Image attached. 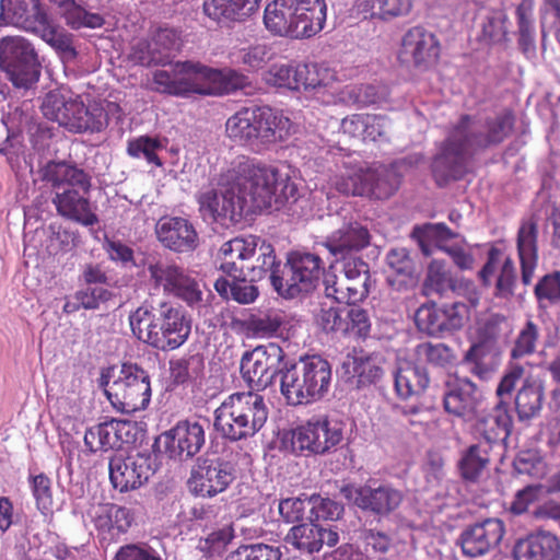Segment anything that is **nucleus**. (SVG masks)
<instances>
[{
    "instance_id": "obj_1",
    "label": "nucleus",
    "mask_w": 560,
    "mask_h": 560,
    "mask_svg": "<svg viewBox=\"0 0 560 560\" xmlns=\"http://www.w3.org/2000/svg\"><path fill=\"white\" fill-rule=\"evenodd\" d=\"M284 357L283 349L276 342L257 346L243 354L241 373L252 390L231 394L217 408L214 428L222 436L240 441L254 436L265 425L268 408L257 392L272 384L283 370Z\"/></svg>"
},
{
    "instance_id": "obj_2",
    "label": "nucleus",
    "mask_w": 560,
    "mask_h": 560,
    "mask_svg": "<svg viewBox=\"0 0 560 560\" xmlns=\"http://www.w3.org/2000/svg\"><path fill=\"white\" fill-rule=\"evenodd\" d=\"M292 177H232L198 196L200 212L222 226L267 209L280 210L299 198Z\"/></svg>"
},
{
    "instance_id": "obj_3",
    "label": "nucleus",
    "mask_w": 560,
    "mask_h": 560,
    "mask_svg": "<svg viewBox=\"0 0 560 560\" xmlns=\"http://www.w3.org/2000/svg\"><path fill=\"white\" fill-rule=\"evenodd\" d=\"M513 124V116L509 113L486 119L460 116L434 155L433 172L435 175H447L448 172L466 168L475 155L506 139Z\"/></svg>"
},
{
    "instance_id": "obj_4",
    "label": "nucleus",
    "mask_w": 560,
    "mask_h": 560,
    "mask_svg": "<svg viewBox=\"0 0 560 560\" xmlns=\"http://www.w3.org/2000/svg\"><path fill=\"white\" fill-rule=\"evenodd\" d=\"M132 335L161 351L179 348L190 335V322L184 312L170 303L140 305L129 314Z\"/></svg>"
},
{
    "instance_id": "obj_5",
    "label": "nucleus",
    "mask_w": 560,
    "mask_h": 560,
    "mask_svg": "<svg viewBox=\"0 0 560 560\" xmlns=\"http://www.w3.org/2000/svg\"><path fill=\"white\" fill-rule=\"evenodd\" d=\"M230 138L252 149L283 141L291 133L293 124L282 112L270 107H246L226 121Z\"/></svg>"
},
{
    "instance_id": "obj_6",
    "label": "nucleus",
    "mask_w": 560,
    "mask_h": 560,
    "mask_svg": "<svg viewBox=\"0 0 560 560\" xmlns=\"http://www.w3.org/2000/svg\"><path fill=\"white\" fill-rule=\"evenodd\" d=\"M220 269L228 276L245 275L250 281H259L278 266L273 246L255 235L234 237L225 242L219 252Z\"/></svg>"
},
{
    "instance_id": "obj_7",
    "label": "nucleus",
    "mask_w": 560,
    "mask_h": 560,
    "mask_svg": "<svg viewBox=\"0 0 560 560\" xmlns=\"http://www.w3.org/2000/svg\"><path fill=\"white\" fill-rule=\"evenodd\" d=\"M100 386L110 404L125 413L145 409L151 399L150 376L133 363H124L117 374L114 368L103 371Z\"/></svg>"
},
{
    "instance_id": "obj_8",
    "label": "nucleus",
    "mask_w": 560,
    "mask_h": 560,
    "mask_svg": "<svg viewBox=\"0 0 560 560\" xmlns=\"http://www.w3.org/2000/svg\"><path fill=\"white\" fill-rule=\"evenodd\" d=\"M0 68L18 91L35 90L40 77V63L33 45L21 36L0 40Z\"/></svg>"
},
{
    "instance_id": "obj_9",
    "label": "nucleus",
    "mask_w": 560,
    "mask_h": 560,
    "mask_svg": "<svg viewBox=\"0 0 560 560\" xmlns=\"http://www.w3.org/2000/svg\"><path fill=\"white\" fill-rule=\"evenodd\" d=\"M212 68L198 61H177L170 69L153 72V90L161 94L188 97L211 94Z\"/></svg>"
},
{
    "instance_id": "obj_10",
    "label": "nucleus",
    "mask_w": 560,
    "mask_h": 560,
    "mask_svg": "<svg viewBox=\"0 0 560 560\" xmlns=\"http://www.w3.org/2000/svg\"><path fill=\"white\" fill-rule=\"evenodd\" d=\"M55 190L52 199L57 212L85 226L98 222L89 200L91 177H47Z\"/></svg>"
},
{
    "instance_id": "obj_11",
    "label": "nucleus",
    "mask_w": 560,
    "mask_h": 560,
    "mask_svg": "<svg viewBox=\"0 0 560 560\" xmlns=\"http://www.w3.org/2000/svg\"><path fill=\"white\" fill-rule=\"evenodd\" d=\"M343 439L342 423L326 416L313 417L292 431V448L323 455L335 448Z\"/></svg>"
},
{
    "instance_id": "obj_12",
    "label": "nucleus",
    "mask_w": 560,
    "mask_h": 560,
    "mask_svg": "<svg viewBox=\"0 0 560 560\" xmlns=\"http://www.w3.org/2000/svg\"><path fill=\"white\" fill-rule=\"evenodd\" d=\"M469 316V307L463 302L439 306L436 303L422 304L415 314L417 328L432 337H441L464 327Z\"/></svg>"
},
{
    "instance_id": "obj_13",
    "label": "nucleus",
    "mask_w": 560,
    "mask_h": 560,
    "mask_svg": "<svg viewBox=\"0 0 560 560\" xmlns=\"http://www.w3.org/2000/svg\"><path fill=\"white\" fill-rule=\"evenodd\" d=\"M343 498L352 501L362 511L385 517L395 512L404 500V493L389 483L345 485L340 489Z\"/></svg>"
},
{
    "instance_id": "obj_14",
    "label": "nucleus",
    "mask_w": 560,
    "mask_h": 560,
    "mask_svg": "<svg viewBox=\"0 0 560 560\" xmlns=\"http://www.w3.org/2000/svg\"><path fill=\"white\" fill-rule=\"evenodd\" d=\"M150 279L154 287L173 294L192 306L201 302L202 291L198 282L183 267L172 261L156 260L148 265Z\"/></svg>"
},
{
    "instance_id": "obj_15",
    "label": "nucleus",
    "mask_w": 560,
    "mask_h": 560,
    "mask_svg": "<svg viewBox=\"0 0 560 560\" xmlns=\"http://www.w3.org/2000/svg\"><path fill=\"white\" fill-rule=\"evenodd\" d=\"M234 479L235 470L231 463L200 457L191 469L188 486L194 494L212 498L225 491Z\"/></svg>"
},
{
    "instance_id": "obj_16",
    "label": "nucleus",
    "mask_w": 560,
    "mask_h": 560,
    "mask_svg": "<svg viewBox=\"0 0 560 560\" xmlns=\"http://www.w3.org/2000/svg\"><path fill=\"white\" fill-rule=\"evenodd\" d=\"M154 472L153 458L148 453L115 455L109 460V479L120 492L140 488Z\"/></svg>"
},
{
    "instance_id": "obj_17",
    "label": "nucleus",
    "mask_w": 560,
    "mask_h": 560,
    "mask_svg": "<svg viewBox=\"0 0 560 560\" xmlns=\"http://www.w3.org/2000/svg\"><path fill=\"white\" fill-rule=\"evenodd\" d=\"M478 277L483 287L494 285L495 298L509 300L514 295L517 282L515 264L500 247L493 245L488 249L486 262Z\"/></svg>"
},
{
    "instance_id": "obj_18",
    "label": "nucleus",
    "mask_w": 560,
    "mask_h": 560,
    "mask_svg": "<svg viewBox=\"0 0 560 560\" xmlns=\"http://www.w3.org/2000/svg\"><path fill=\"white\" fill-rule=\"evenodd\" d=\"M440 55V44L436 36L421 26L408 30L398 51L401 63L415 67H427L434 62Z\"/></svg>"
},
{
    "instance_id": "obj_19",
    "label": "nucleus",
    "mask_w": 560,
    "mask_h": 560,
    "mask_svg": "<svg viewBox=\"0 0 560 560\" xmlns=\"http://www.w3.org/2000/svg\"><path fill=\"white\" fill-rule=\"evenodd\" d=\"M136 441V424L129 420L112 419L86 430L84 444L90 452L121 448Z\"/></svg>"
},
{
    "instance_id": "obj_20",
    "label": "nucleus",
    "mask_w": 560,
    "mask_h": 560,
    "mask_svg": "<svg viewBox=\"0 0 560 560\" xmlns=\"http://www.w3.org/2000/svg\"><path fill=\"white\" fill-rule=\"evenodd\" d=\"M504 533V524L499 518L469 525L459 536L463 553L471 558L483 556L500 544Z\"/></svg>"
},
{
    "instance_id": "obj_21",
    "label": "nucleus",
    "mask_w": 560,
    "mask_h": 560,
    "mask_svg": "<svg viewBox=\"0 0 560 560\" xmlns=\"http://www.w3.org/2000/svg\"><path fill=\"white\" fill-rule=\"evenodd\" d=\"M294 28V38L312 37L320 32L327 18L325 0H285Z\"/></svg>"
},
{
    "instance_id": "obj_22",
    "label": "nucleus",
    "mask_w": 560,
    "mask_h": 560,
    "mask_svg": "<svg viewBox=\"0 0 560 560\" xmlns=\"http://www.w3.org/2000/svg\"><path fill=\"white\" fill-rule=\"evenodd\" d=\"M171 457L188 459L200 452L206 442L203 427L198 421L180 420L165 432Z\"/></svg>"
},
{
    "instance_id": "obj_23",
    "label": "nucleus",
    "mask_w": 560,
    "mask_h": 560,
    "mask_svg": "<svg viewBox=\"0 0 560 560\" xmlns=\"http://www.w3.org/2000/svg\"><path fill=\"white\" fill-rule=\"evenodd\" d=\"M516 250L521 266V280L532 283L538 266V219L532 214L521 221L516 233Z\"/></svg>"
},
{
    "instance_id": "obj_24",
    "label": "nucleus",
    "mask_w": 560,
    "mask_h": 560,
    "mask_svg": "<svg viewBox=\"0 0 560 560\" xmlns=\"http://www.w3.org/2000/svg\"><path fill=\"white\" fill-rule=\"evenodd\" d=\"M38 119L35 106L31 100L23 102H10L3 113L2 125L7 131L5 139L0 142V152L5 155L12 154L14 141H19V137L25 133Z\"/></svg>"
},
{
    "instance_id": "obj_25",
    "label": "nucleus",
    "mask_w": 560,
    "mask_h": 560,
    "mask_svg": "<svg viewBox=\"0 0 560 560\" xmlns=\"http://www.w3.org/2000/svg\"><path fill=\"white\" fill-rule=\"evenodd\" d=\"M336 188L343 195L383 200L399 187L398 177H337Z\"/></svg>"
},
{
    "instance_id": "obj_26",
    "label": "nucleus",
    "mask_w": 560,
    "mask_h": 560,
    "mask_svg": "<svg viewBox=\"0 0 560 560\" xmlns=\"http://www.w3.org/2000/svg\"><path fill=\"white\" fill-rule=\"evenodd\" d=\"M156 235L164 247L176 253H188L198 246V234L194 225L184 218L161 220L156 225Z\"/></svg>"
},
{
    "instance_id": "obj_27",
    "label": "nucleus",
    "mask_w": 560,
    "mask_h": 560,
    "mask_svg": "<svg viewBox=\"0 0 560 560\" xmlns=\"http://www.w3.org/2000/svg\"><path fill=\"white\" fill-rule=\"evenodd\" d=\"M515 560H560V539L548 530H537L516 541Z\"/></svg>"
},
{
    "instance_id": "obj_28",
    "label": "nucleus",
    "mask_w": 560,
    "mask_h": 560,
    "mask_svg": "<svg viewBox=\"0 0 560 560\" xmlns=\"http://www.w3.org/2000/svg\"><path fill=\"white\" fill-rule=\"evenodd\" d=\"M89 516L100 534L112 539L126 534L133 522L132 512L114 503H98L89 511Z\"/></svg>"
},
{
    "instance_id": "obj_29",
    "label": "nucleus",
    "mask_w": 560,
    "mask_h": 560,
    "mask_svg": "<svg viewBox=\"0 0 560 560\" xmlns=\"http://www.w3.org/2000/svg\"><path fill=\"white\" fill-rule=\"evenodd\" d=\"M512 425L509 405L500 400L491 412L477 416L472 433L477 439L483 440L482 444L492 447V443L505 440L511 434Z\"/></svg>"
},
{
    "instance_id": "obj_30",
    "label": "nucleus",
    "mask_w": 560,
    "mask_h": 560,
    "mask_svg": "<svg viewBox=\"0 0 560 560\" xmlns=\"http://www.w3.org/2000/svg\"><path fill=\"white\" fill-rule=\"evenodd\" d=\"M443 404L445 411L451 415L468 420L474 418L479 405L476 384L468 378H456L448 384Z\"/></svg>"
},
{
    "instance_id": "obj_31",
    "label": "nucleus",
    "mask_w": 560,
    "mask_h": 560,
    "mask_svg": "<svg viewBox=\"0 0 560 560\" xmlns=\"http://www.w3.org/2000/svg\"><path fill=\"white\" fill-rule=\"evenodd\" d=\"M260 0H210L203 3V12L211 20L225 26L241 23L257 12Z\"/></svg>"
},
{
    "instance_id": "obj_32",
    "label": "nucleus",
    "mask_w": 560,
    "mask_h": 560,
    "mask_svg": "<svg viewBox=\"0 0 560 560\" xmlns=\"http://www.w3.org/2000/svg\"><path fill=\"white\" fill-rule=\"evenodd\" d=\"M47 43L65 62L77 58L73 35L55 23L47 14L39 16L30 31Z\"/></svg>"
},
{
    "instance_id": "obj_33",
    "label": "nucleus",
    "mask_w": 560,
    "mask_h": 560,
    "mask_svg": "<svg viewBox=\"0 0 560 560\" xmlns=\"http://www.w3.org/2000/svg\"><path fill=\"white\" fill-rule=\"evenodd\" d=\"M305 371L304 358L290 365L285 363L283 370L280 371V392L288 405L300 406L311 404Z\"/></svg>"
},
{
    "instance_id": "obj_34",
    "label": "nucleus",
    "mask_w": 560,
    "mask_h": 560,
    "mask_svg": "<svg viewBox=\"0 0 560 560\" xmlns=\"http://www.w3.org/2000/svg\"><path fill=\"white\" fill-rule=\"evenodd\" d=\"M299 91L303 89L307 93L329 103L335 92V75L326 67L316 63H299Z\"/></svg>"
},
{
    "instance_id": "obj_35",
    "label": "nucleus",
    "mask_w": 560,
    "mask_h": 560,
    "mask_svg": "<svg viewBox=\"0 0 560 560\" xmlns=\"http://www.w3.org/2000/svg\"><path fill=\"white\" fill-rule=\"evenodd\" d=\"M492 447L481 441L469 445L460 453L457 469L460 478L467 483H478L488 472L491 463Z\"/></svg>"
},
{
    "instance_id": "obj_36",
    "label": "nucleus",
    "mask_w": 560,
    "mask_h": 560,
    "mask_svg": "<svg viewBox=\"0 0 560 560\" xmlns=\"http://www.w3.org/2000/svg\"><path fill=\"white\" fill-rule=\"evenodd\" d=\"M370 244V232L360 223H350L335 231L327 241V246L334 255L346 256L359 252Z\"/></svg>"
},
{
    "instance_id": "obj_37",
    "label": "nucleus",
    "mask_w": 560,
    "mask_h": 560,
    "mask_svg": "<svg viewBox=\"0 0 560 560\" xmlns=\"http://www.w3.org/2000/svg\"><path fill=\"white\" fill-rule=\"evenodd\" d=\"M0 19L4 23L31 31L35 21L47 13L40 9L39 0H0Z\"/></svg>"
},
{
    "instance_id": "obj_38",
    "label": "nucleus",
    "mask_w": 560,
    "mask_h": 560,
    "mask_svg": "<svg viewBox=\"0 0 560 560\" xmlns=\"http://www.w3.org/2000/svg\"><path fill=\"white\" fill-rule=\"evenodd\" d=\"M415 0H357L355 9L364 18L389 22L409 15Z\"/></svg>"
},
{
    "instance_id": "obj_39",
    "label": "nucleus",
    "mask_w": 560,
    "mask_h": 560,
    "mask_svg": "<svg viewBox=\"0 0 560 560\" xmlns=\"http://www.w3.org/2000/svg\"><path fill=\"white\" fill-rule=\"evenodd\" d=\"M429 383L427 370L410 362L400 365L394 374L395 392L401 399L422 394Z\"/></svg>"
},
{
    "instance_id": "obj_40",
    "label": "nucleus",
    "mask_w": 560,
    "mask_h": 560,
    "mask_svg": "<svg viewBox=\"0 0 560 560\" xmlns=\"http://www.w3.org/2000/svg\"><path fill=\"white\" fill-rule=\"evenodd\" d=\"M288 258L293 275L298 278L305 293H308L316 287L323 273L322 258L318 255L299 250L290 253Z\"/></svg>"
},
{
    "instance_id": "obj_41",
    "label": "nucleus",
    "mask_w": 560,
    "mask_h": 560,
    "mask_svg": "<svg viewBox=\"0 0 560 560\" xmlns=\"http://www.w3.org/2000/svg\"><path fill=\"white\" fill-rule=\"evenodd\" d=\"M63 127L71 132H97L104 128L101 112H91L79 98H70Z\"/></svg>"
},
{
    "instance_id": "obj_42",
    "label": "nucleus",
    "mask_w": 560,
    "mask_h": 560,
    "mask_svg": "<svg viewBox=\"0 0 560 560\" xmlns=\"http://www.w3.org/2000/svg\"><path fill=\"white\" fill-rule=\"evenodd\" d=\"M342 366L347 374L358 378V384L361 386L373 384L383 375V369L376 359L365 354L362 350L353 349L347 355Z\"/></svg>"
},
{
    "instance_id": "obj_43",
    "label": "nucleus",
    "mask_w": 560,
    "mask_h": 560,
    "mask_svg": "<svg viewBox=\"0 0 560 560\" xmlns=\"http://www.w3.org/2000/svg\"><path fill=\"white\" fill-rule=\"evenodd\" d=\"M306 380L310 387L311 404L320 400L329 390L331 366L319 355L305 357Z\"/></svg>"
},
{
    "instance_id": "obj_44",
    "label": "nucleus",
    "mask_w": 560,
    "mask_h": 560,
    "mask_svg": "<svg viewBox=\"0 0 560 560\" xmlns=\"http://www.w3.org/2000/svg\"><path fill=\"white\" fill-rule=\"evenodd\" d=\"M56 7L58 13L66 21V24L72 30L80 28H100L104 25L105 20L98 13L86 11L74 0H48Z\"/></svg>"
},
{
    "instance_id": "obj_45",
    "label": "nucleus",
    "mask_w": 560,
    "mask_h": 560,
    "mask_svg": "<svg viewBox=\"0 0 560 560\" xmlns=\"http://www.w3.org/2000/svg\"><path fill=\"white\" fill-rule=\"evenodd\" d=\"M387 265L393 271L389 282L397 290H405L417 285L413 261L405 248H394L387 254Z\"/></svg>"
},
{
    "instance_id": "obj_46",
    "label": "nucleus",
    "mask_w": 560,
    "mask_h": 560,
    "mask_svg": "<svg viewBox=\"0 0 560 560\" xmlns=\"http://www.w3.org/2000/svg\"><path fill=\"white\" fill-rule=\"evenodd\" d=\"M542 386L534 381L526 380L515 398V409L518 418L527 420L537 416L542 408Z\"/></svg>"
},
{
    "instance_id": "obj_47",
    "label": "nucleus",
    "mask_w": 560,
    "mask_h": 560,
    "mask_svg": "<svg viewBox=\"0 0 560 560\" xmlns=\"http://www.w3.org/2000/svg\"><path fill=\"white\" fill-rule=\"evenodd\" d=\"M264 23L275 35L294 37L292 20L285 0H272L265 8Z\"/></svg>"
},
{
    "instance_id": "obj_48",
    "label": "nucleus",
    "mask_w": 560,
    "mask_h": 560,
    "mask_svg": "<svg viewBox=\"0 0 560 560\" xmlns=\"http://www.w3.org/2000/svg\"><path fill=\"white\" fill-rule=\"evenodd\" d=\"M313 522L293 526L287 534L285 541L300 551L318 552L323 548L320 526Z\"/></svg>"
},
{
    "instance_id": "obj_49",
    "label": "nucleus",
    "mask_w": 560,
    "mask_h": 560,
    "mask_svg": "<svg viewBox=\"0 0 560 560\" xmlns=\"http://www.w3.org/2000/svg\"><path fill=\"white\" fill-rule=\"evenodd\" d=\"M211 94L223 95L234 93L238 90L250 88L252 83L247 75L234 69H214L211 73Z\"/></svg>"
},
{
    "instance_id": "obj_50",
    "label": "nucleus",
    "mask_w": 560,
    "mask_h": 560,
    "mask_svg": "<svg viewBox=\"0 0 560 560\" xmlns=\"http://www.w3.org/2000/svg\"><path fill=\"white\" fill-rule=\"evenodd\" d=\"M515 13L518 26L520 49L527 57H532L536 52L532 3L527 0L522 1V3L517 5Z\"/></svg>"
},
{
    "instance_id": "obj_51",
    "label": "nucleus",
    "mask_w": 560,
    "mask_h": 560,
    "mask_svg": "<svg viewBox=\"0 0 560 560\" xmlns=\"http://www.w3.org/2000/svg\"><path fill=\"white\" fill-rule=\"evenodd\" d=\"M386 96L384 88L374 84H349L341 91V101L365 107L383 101Z\"/></svg>"
},
{
    "instance_id": "obj_52",
    "label": "nucleus",
    "mask_w": 560,
    "mask_h": 560,
    "mask_svg": "<svg viewBox=\"0 0 560 560\" xmlns=\"http://www.w3.org/2000/svg\"><path fill=\"white\" fill-rule=\"evenodd\" d=\"M269 279L275 291L284 299H293L305 293L298 278L293 275L289 259L282 268L279 261L278 266L272 269V273L269 275Z\"/></svg>"
},
{
    "instance_id": "obj_53",
    "label": "nucleus",
    "mask_w": 560,
    "mask_h": 560,
    "mask_svg": "<svg viewBox=\"0 0 560 560\" xmlns=\"http://www.w3.org/2000/svg\"><path fill=\"white\" fill-rule=\"evenodd\" d=\"M282 325V316L275 312L253 314L244 323L247 334L256 338H271Z\"/></svg>"
},
{
    "instance_id": "obj_54",
    "label": "nucleus",
    "mask_w": 560,
    "mask_h": 560,
    "mask_svg": "<svg viewBox=\"0 0 560 560\" xmlns=\"http://www.w3.org/2000/svg\"><path fill=\"white\" fill-rule=\"evenodd\" d=\"M203 370V358L199 354L170 361L171 377L175 384L196 381L202 376Z\"/></svg>"
},
{
    "instance_id": "obj_55",
    "label": "nucleus",
    "mask_w": 560,
    "mask_h": 560,
    "mask_svg": "<svg viewBox=\"0 0 560 560\" xmlns=\"http://www.w3.org/2000/svg\"><path fill=\"white\" fill-rule=\"evenodd\" d=\"M299 65L275 63L262 75L264 81L278 89L299 91Z\"/></svg>"
},
{
    "instance_id": "obj_56",
    "label": "nucleus",
    "mask_w": 560,
    "mask_h": 560,
    "mask_svg": "<svg viewBox=\"0 0 560 560\" xmlns=\"http://www.w3.org/2000/svg\"><path fill=\"white\" fill-rule=\"evenodd\" d=\"M424 290L428 294L438 293L443 295L448 290H455V280L441 260H432L428 266L424 280Z\"/></svg>"
},
{
    "instance_id": "obj_57",
    "label": "nucleus",
    "mask_w": 560,
    "mask_h": 560,
    "mask_svg": "<svg viewBox=\"0 0 560 560\" xmlns=\"http://www.w3.org/2000/svg\"><path fill=\"white\" fill-rule=\"evenodd\" d=\"M371 318L366 310L358 306H346L343 336L365 339L371 332Z\"/></svg>"
},
{
    "instance_id": "obj_58",
    "label": "nucleus",
    "mask_w": 560,
    "mask_h": 560,
    "mask_svg": "<svg viewBox=\"0 0 560 560\" xmlns=\"http://www.w3.org/2000/svg\"><path fill=\"white\" fill-rule=\"evenodd\" d=\"M534 295L539 307L547 308L560 303V271L555 270L538 279Z\"/></svg>"
},
{
    "instance_id": "obj_59",
    "label": "nucleus",
    "mask_w": 560,
    "mask_h": 560,
    "mask_svg": "<svg viewBox=\"0 0 560 560\" xmlns=\"http://www.w3.org/2000/svg\"><path fill=\"white\" fill-rule=\"evenodd\" d=\"M28 481L37 510L43 515L51 514L54 506L51 479L44 472H40L37 475H31L28 477Z\"/></svg>"
},
{
    "instance_id": "obj_60",
    "label": "nucleus",
    "mask_w": 560,
    "mask_h": 560,
    "mask_svg": "<svg viewBox=\"0 0 560 560\" xmlns=\"http://www.w3.org/2000/svg\"><path fill=\"white\" fill-rule=\"evenodd\" d=\"M493 348L471 343L463 357V363L469 366V372L477 377L485 380L494 370L493 364L488 360Z\"/></svg>"
},
{
    "instance_id": "obj_61",
    "label": "nucleus",
    "mask_w": 560,
    "mask_h": 560,
    "mask_svg": "<svg viewBox=\"0 0 560 560\" xmlns=\"http://www.w3.org/2000/svg\"><path fill=\"white\" fill-rule=\"evenodd\" d=\"M234 538V529L231 525L218 528L206 537L200 538L197 548L206 557L222 555Z\"/></svg>"
},
{
    "instance_id": "obj_62",
    "label": "nucleus",
    "mask_w": 560,
    "mask_h": 560,
    "mask_svg": "<svg viewBox=\"0 0 560 560\" xmlns=\"http://www.w3.org/2000/svg\"><path fill=\"white\" fill-rule=\"evenodd\" d=\"M155 50L161 54L162 66L171 65L172 59L182 47L179 33L174 28L161 27L152 36Z\"/></svg>"
},
{
    "instance_id": "obj_63",
    "label": "nucleus",
    "mask_w": 560,
    "mask_h": 560,
    "mask_svg": "<svg viewBox=\"0 0 560 560\" xmlns=\"http://www.w3.org/2000/svg\"><path fill=\"white\" fill-rule=\"evenodd\" d=\"M58 133V128L50 122L42 120L39 117L25 132L32 148L38 153L48 151L54 144Z\"/></svg>"
},
{
    "instance_id": "obj_64",
    "label": "nucleus",
    "mask_w": 560,
    "mask_h": 560,
    "mask_svg": "<svg viewBox=\"0 0 560 560\" xmlns=\"http://www.w3.org/2000/svg\"><path fill=\"white\" fill-rule=\"evenodd\" d=\"M282 552L279 547L267 544L242 545L230 552L225 560H281Z\"/></svg>"
}]
</instances>
